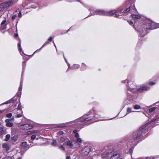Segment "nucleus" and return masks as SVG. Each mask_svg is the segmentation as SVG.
I'll list each match as a JSON object with an SVG mask.
<instances>
[{
  "mask_svg": "<svg viewBox=\"0 0 159 159\" xmlns=\"http://www.w3.org/2000/svg\"><path fill=\"white\" fill-rule=\"evenodd\" d=\"M23 116V112L22 111H20V114H16L15 115V117L16 118H20Z\"/></svg>",
  "mask_w": 159,
  "mask_h": 159,
  "instance_id": "nucleus-13",
  "label": "nucleus"
},
{
  "mask_svg": "<svg viewBox=\"0 0 159 159\" xmlns=\"http://www.w3.org/2000/svg\"><path fill=\"white\" fill-rule=\"evenodd\" d=\"M79 135L78 133H76L75 134V137H76L77 138H79Z\"/></svg>",
  "mask_w": 159,
  "mask_h": 159,
  "instance_id": "nucleus-46",
  "label": "nucleus"
},
{
  "mask_svg": "<svg viewBox=\"0 0 159 159\" xmlns=\"http://www.w3.org/2000/svg\"><path fill=\"white\" fill-rule=\"evenodd\" d=\"M13 3L12 0H10L9 1L3 3L4 7L6 8L12 5Z\"/></svg>",
  "mask_w": 159,
  "mask_h": 159,
  "instance_id": "nucleus-7",
  "label": "nucleus"
},
{
  "mask_svg": "<svg viewBox=\"0 0 159 159\" xmlns=\"http://www.w3.org/2000/svg\"><path fill=\"white\" fill-rule=\"evenodd\" d=\"M10 121H11V119H6L5 120V121L6 123H7L10 122Z\"/></svg>",
  "mask_w": 159,
  "mask_h": 159,
  "instance_id": "nucleus-42",
  "label": "nucleus"
},
{
  "mask_svg": "<svg viewBox=\"0 0 159 159\" xmlns=\"http://www.w3.org/2000/svg\"><path fill=\"white\" fill-rule=\"evenodd\" d=\"M146 158H149L150 159H153L155 158H159V156H156V157H146Z\"/></svg>",
  "mask_w": 159,
  "mask_h": 159,
  "instance_id": "nucleus-30",
  "label": "nucleus"
},
{
  "mask_svg": "<svg viewBox=\"0 0 159 159\" xmlns=\"http://www.w3.org/2000/svg\"><path fill=\"white\" fill-rule=\"evenodd\" d=\"M111 156L110 159H117L120 157V153L117 151H115L110 153Z\"/></svg>",
  "mask_w": 159,
  "mask_h": 159,
  "instance_id": "nucleus-4",
  "label": "nucleus"
},
{
  "mask_svg": "<svg viewBox=\"0 0 159 159\" xmlns=\"http://www.w3.org/2000/svg\"><path fill=\"white\" fill-rule=\"evenodd\" d=\"M24 63H25V61L23 62V64H22V65H23V66H24Z\"/></svg>",
  "mask_w": 159,
  "mask_h": 159,
  "instance_id": "nucleus-57",
  "label": "nucleus"
},
{
  "mask_svg": "<svg viewBox=\"0 0 159 159\" xmlns=\"http://www.w3.org/2000/svg\"><path fill=\"white\" fill-rule=\"evenodd\" d=\"M16 101V99H15L14 98H12L10 100H8V101L6 102L5 103H3L2 104H8L10 103L11 102H15Z\"/></svg>",
  "mask_w": 159,
  "mask_h": 159,
  "instance_id": "nucleus-11",
  "label": "nucleus"
},
{
  "mask_svg": "<svg viewBox=\"0 0 159 159\" xmlns=\"http://www.w3.org/2000/svg\"><path fill=\"white\" fill-rule=\"evenodd\" d=\"M148 124V123L143 125L140 128L138 132H134L133 134V140L135 141L138 138L142 135L143 133H144L145 131V128Z\"/></svg>",
  "mask_w": 159,
  "mask_h": 159,
  "instance_id": "nucleus-1",
  "label": "nucleus"
},
{
  "mask_svg": "<svg viewBox=\"0 0 159 159\" xmlns=\"http://www.w3.org/2000/svg\"><path fill=\"white\" fill-rule=\"evenodd\" d=\"M132 16V17L134 18H139L140 17L139 16L135 14H133Z\"/></svg>",
  "mask_w": 159,
  "mask_h": 159,
  "instance_id": "nucleus-25",
  "label": "nucleus"
},
{
  "mask_svg": "<svg viewBox=\"0 0 159 159\" xmlns=\"http://www.w3.org/2000/svg\"><path fill=\"white\" fill-rule=\"evenodd\" d=\"M92 119L90 117H89L85 118L84 120L83 121V122H86V121H90Z\"/></svg>",
  "mask_w": 159,
  "mask_h": 159,
  "instance_id": "nucleus-15",
  "label": "nucleus"
},
{
  "mask_svg": "<svg viewBox=\"0 0 159 159\" xmlns=\"http://www.w3.org/2000/svg\"><path fill=\"white\" fill-rule=\"evenodd\" d=\"M70 158V156H67L66 157V159H69Z\"/></svg>",
  "mask_w": 159,
  "mask_h": 159,
  "instance_id": "nucleus-50",
  "label": "nucleus"
},
{
  "mask_svg": "<svg viewBox=\"0 0 159 159\" xmlns=\"http://www.w3.org/2000/svg\"><path fill=\"white\" fill-rule=\"evenodd\" d=\"M128 22H129V23L130 25H132L133 24V22L132 21H128Z\"/></svg>",
  "mask_w": 159,
  "mask_h": 159,
  "instance_id": "nucleus-44",
  "label": "nucleus"
},
{
  "mask_svg": "<svg viewBox=\"0 0 159 159\" xmlns=\"http://www.w3.org/2000/svg\"><path fill=\"white\" fill-rule=\"evenodd\" d=\"M33 5H32V7H33V8H36V7H33Z\"/></svg>",
  "mask_w": 159,
  "mask_h": 159,
  "instance_id": "nucleus-60",
  "label": "nucleus"
},
{
  "mask_svg": "<svg viewBox=\"0 0 159 159\" xmlns=\"http://www.w3.org/2000/svg\"><path fill=\"white\" fill-rule=\"evenodd\" d=\"M58 133L60 135H62L64 133L63 131H61L59 132Z\"/></svg>",
  "mask_w": 159,
  "mask_h": 159,
  "instance_id": "nucleus-49",
  "label": "nucleus"
},
{
  "mask_svg": "<svg viewBox=\"0 0 159 159\" xmlns=\"http://www.w3.org/2000/svg\"><path fill=\"white\" fill-rule=\"evenodd\" d=\"M52 143L53 145L56 146L57 144V143L56 140H54L53 141Z\"/></svg>",
  "mask_w": 159,
  "mask_h": 159,
  "instance_id": "nucleus-33",
  "label": "nucleus"
},
{
  "mask_svg": "<svg viewBox=\"0 0 159 159\" xmlns=\"http://www.w3.org/2000/svg\"><path fill=\"white\" fill-rule=\"evenodd\" d=\"M100 115H99L97 112H95L94 113V117L96 119L95 120L92 121V122H93L95 121H97L99 120H102L100 119H98L100 117Z\"/></svg>",
  "mask_w": 159,
  "mask_h": 159,
  "instance_id": "nucleus-8",
  "label": "nucleus"
},
{
  "mask_svg": "<svg viewBox=\"0 0 159 159\" xmlns=\"http://www.w3.org/2000/svg\"><path fill=\"white\" fill-rule=\"evenodd\" d=\"M36 138V136L35 135H33L31 136V138L32 140Z\"/></svg>",
  "mask_w": 159,
  "mask_h": 159,
  "instance_id": "nucleus-43",
  "label": "nucleus"
},
{
  "mask_svg": "<svg viewBox=\"0 0 159 159\" xmlns=\"http://www.w3.org/2000/svg\"><path fill=\"white\" fill-rule=\"evenodd\" d=\"M21 104H19L16 109L18 110L19 111H22L21 109Z\"/></svg>",
  "mask_w": 159,
  "mask_h": 159,
  "instance_id": "nucleus-26",
  "label": "nucleus"
},
{
  "mask_svg": "<svg viewBox=\"0 0 159 159\" xmlns=\"http://www.w3.org/2000/svg\"><path fill=\"white\" fill-rule=\"evenodd\" d=\"M132 7H129V8H128L126 9V10L125 11V12H128L129 11H131L132 9H131V8H134V6H132Z\"/></svg>",
  "mask_w": 159,
  "mask_h": 159,
  "instance_id": "nucleus-23",
  "label": "nucleus"
},
{
  "mask_svg": "<svg viewBox=\"0 0 159 159\" xmlns=\"http://www.w3.org/2000/svg\"><path fill=\"white\" fill-rule=\"evenodd\" d=\"M127 111L128 112V113L133 111H132V108H128L127 109Z\"/></svg>",
  "mask_w": 159,
  "mask_h": 159,
  "instance_id": "nucleus-36",
  "label": "nucleus"
},
{
  "mask_svg": "<svg viewBox=\"0 0 159 159\" xmlns=\"http://www.w3.org/2000/svg\"><path fill=\"white\" fill-rule=\"evenodd\" d=\"M76 141L78 143H81L82 140L81 138H78L76 139Z\"/></svg>",
  "mask_w": 159,
  "mask_h": 159,
  "instance_id": "nucleus-34",
  "label": "nucleus"
},
{
  "mask_svg": "<svg viewBox=\"0 0 159 159\" xmlns=\"http://www.w3.org/2000/svg\"><path fill=\"white\" fill-rule=\"evenodd\" d=\"M85 66V65L84 64V63H82V67H84Z\"/></svg>",
  "mask_w": 159,
  "mask_h": 159,
  "instance_id": "nucleus-54",
  "label": "nucleus"
},
{
  "mask_svg": "<svg viewBox=\"0 0 159 159\" xmlns=\"http://www.w3.org/2000/svg\"><path fill=\"white\" fill-rule=\"evenodd\" d=\"M91 151L90 147H85L82 151L81 155L83 156L88 155Z\"/></svg>",
  "mask_w": 159,
  "mask_h": 159,
  "instance_id": "nucleus-6",
  "label": "nucleus"
},
{
  "mask_svg": "<svg viewBox=\"0 0 159 159\" xmlns=\"http://www.w3.org/2000/svg\"><path fill=\"white\" fill-rule=\"evenodd\" d=\"M24 128H26L27 129H30L32 127V126H30V125L28 124L24 125Z\"/></svg>",
  "mask_w": 159,
  "mask_h": 159,
  "instance_id": "nucleus-19",
  "label": "nucleus"
},
{
  "mask_svg": "<svg viewBox=\"0 0 159 159\" xmlns=\"http://www.w3.org/2000/svg\"><path fill=\"white\" fill-rule=\"evenodd\" d=\"M109 156H110V153H104L102 155V157L104 158Z\"/></svg>",
  "mask_w": 159,
  "mask_h": 159,
  "instance_id": "nucleus-14",
  "label": "nucleus"
},
{
  "mask_svg": "<svg viewBox=\"0 0 159 159\" xmlns=\"http://www.w3.org/2000/svg\"><path fill=\"white\" fill-rule=\"evenodd\" d=\"M52 37H50L49 39H48V41H51L52 40Z\"/></svg>",
  "mask_w": 159,
  "mask_h": 159,
  "instance_id": "nucleus-51",
  "label": "nucleus"
},
{
  "mask_svg": "<svg viewBox=\"0 0 159 159\" xmlns=\"http://www.w3.org/2000/svg\"><path fill=\"white\" fill-rule=\"evenodd\" d=\"M54 45L55 46V48H56L55 44L54 43Z\"/></svg>",
  "mask_w": 159,
  "mask_h": 159,
  "instance_id": "nucleus-63",
  "label": "nucleus"
},
{
  "mask_svg": "<svg viewBox=\"0 0 159 159\" xmlns=\"http://www.w3.org/2000/svg\"><path fill=\"white\" fill-rule=\"evenodd\" d=\"M16 110H13V111L14 112V113H17V114H20V111H19L18 110L16 109Z\"/></svg>",
  "mask_w": 159,
  "mask_h": 159,
  "instance_id": "nucleus-39",
  "label": "nucleus"
},
{
  "mask_svg": "<svg viewBox=\"0 0 159 159\" xmlns=\"http://www.w3.org/2000/svg\"><path fill=\"white\" fill-rule=\"evenodd\" d=\"M18 36V34H15V37H16Z\"/></svg>",
  "mask_w": 159,
  "mask_h": 159,
  "instance_id": "nucleus-56",
  "label": "nucleus"
},
{
  "mask_svg": "<svg viewBox=\"0 0 159 159\" xmlns=\"http://www.w3.org/2000/svg\"><path fill=\"white\" fill-rule=\"evenodd\" d=\"M134 107L135 109H139L140 108V107L139 105H135L134 106Z\"/></svg>",
  "mask_w": 159,
  "mask_h": 159,
  "instance_id": "nucleus-29",
  "label": "nucleus"
},
{
  "mask_svg": "<svg viewBox=\"0 0 159 159\" xmlns=\"http://www.w3.org/2000/svg\"><path fill=\"white\" fill-rule=\"evenodd\" d=\"M153 24V23H152V24H146L144 25L143 26V28L142 29V33H140L139 34V35L141 36H144L147 33V32L146 30L147 29H151L152 30L155 29V28L152 27Z\"/></svg>",
  "mask_w": 159,
  "mask_h": 159,
  "instance_id": "nucleus-2",
  "label": "nucleus"
},
{
  "mask_svg": "<svg viewBox=\"0 0 159 159\" xmlns=\"http://www.w3.org/2000/svg\"><path fill=\"white\" fill-rule=\"evenodd\" d=\"M133 87L131 85L129 86V90L133 92H134L137 91L140 92H142L143 91L147 90L149 89V88L146 86H142L140 88L137 89L136 88Z\"/></svg>",
  "mask_w": 159,
  "mask_h": 159,
  "instance_id": "nucleus-3",
  "label": "nucleus"
},
{
  "mask_svg": "<svg viewBox=\"0 0 159 159\" xmlns=\"http://www.w3.org/2000/svg\"><path fill=\"white\" fill-rule=\"evenodd\" d=\"M107 11L100 10H97L95 11L94 14H91V15H100L107 16Z\"/></svg>",
  "mask_w": 159,
  "mask_h": 159,
  "instance_id": "nucleus-5",
  "label": "nucleus"
},
{
  "mask_svg": "<svg viewBox=\"0 0 159 159\" xmlns=\"http://www.w3.org/2000/svg\"><path fill=\"white\" fill-rule=\"evenodd\" d=\"M4 132V127H0V135L3 134Z\"/></svg>",
  "mask_w": 159,
  "mask_h": 159,
  "instance_id": "nucleus-16",
  "label": "nucleus"
},
{
  "mask_svg": "<svg viewBox=\"0 0 159 159\" xmlns=\"http://www.w3.org/2000/svg\"><path fill=\"white\" fill-rule=\"evenodd\" d=\"M13 124L11 122H10L9 123H7L6 124V126H7L9 127H11L12 126H13Z\"/></svg>",
  "mask_w": 159,
  "mask_h": 159,
  "instance_id": "nucleus-24",
  "label": "nucleus"
},
{
  "mask_svg": "<svg viewBox=\"0 0 159 159\" xmlns=\"http://www.w3.org/2000/svg\"><path fill=\"white\" fill-rule=\"evenodd\" d=\"M21 146L22 147H23L24 148H26L27 147V146L26 142H23V143H22L21 145Z\"/></svg>",
  "mask_w": 159,
  "mask_h": 159,
  "instance_id": "nucleus-18",
  "label": "nucleus"
},
{
  "mask_svg": "<svg viewBox=\"0 0 159 159\" xmlns=\"http://www.w3.org/2000/svg\"><path fill=\"white\" fill-rule=\"evenodd\" d=\"M5 8L3 3L0 4V11L3 10Z\"/></svg>",
  "mask_w": 159,
  "mask_h": 159,
  "instance_id": "nucleus-17",
  "label": "nucleus"
},
{
  "mask_svg": "<svg viewBox=\"0 0 159 159\" xmlns=\"http://www.w3.org/2000/svg\"><path fill=\"white\" fill-rule=\"evenodd\" d=\"M17 46L19 51L20 52L22 51V49L21 46V43L20 42L18 43Z\"/></svg>",
  "mask_w": 159,
  "mask_h": 159,
  "instance_id": "nucleus-20",
  "label": "nucleus"
},
{
  "mask_svg": "<svg viewBox=\"0 0 159 159\" xmlns=\"http://www.w3.org/2000/svg\"><path fill=\"white\" fill-rule=\"evenodd\" d=\"M66 140H67V139H66V138L65 137H62L60 138V141L61 143H62Z\"/></svg>",
  "mask_w": 159,
  "mask_h": 159,
  "instance_id": "nucleus-21",
  "label": "nucleus"
},
{
  "mask_svg": "<svg viewBox=\"0 0 159 159\" xmlns=\"http://www.w3.org/2000/svg\"><path fill=\"white\" fill-rule=\"evenodd\" d=\"M8 147V145L7 144H2V147L3 148H7Z\"/></svg>",
  "mask_w": 159,
  "mask_h": 159,
  "instance_id": "nucleus-38",
  "label": "nucleus"
},
{
  "mask_svg": "<svg viewBox=\"0 0 159 159\" xmlns=\"http://www.w3.org/2000/svg\"><path fill=\"white\" fill-rule=\"evenodd\" d=\"M12 115L11 113H9L7 114L6 115V116L7 117H11L12 116Z\"/></svg>",
  "mask_w": 159,
  "mask_h": 159,
  "instance_id": "nucleus-37",
  "label": "nucleus"
},
{
  "mask_svg": "<svg viewBox=\"0 0 159 159\" xmlns=\"http://www.w3.org/2000/svg\"><path fill=\"white\" fill-rule=\"evenodd\" d=\"M6 20H3L1 23V29L2 30L5 29L6 28Z\"/></svg>",
  "mask_w": 159,
  "mask_h": 159,
  "instance_id": "nucleus-9",
  "label": "nucleus"
},
{
  "mask_svg": "<svg viewBox=\"0 0 159 159\" xmlns=\"http://www.w3.org/2000/svg\"><path fill=\"white\" fill-rule=\"evenodd\" d=\"M79 66L77 65H75L72 66L71 68L72 69H77L79 68Z\"/></svg>",
  "mask_w": 159,
  "mask_h": 159,
  "instance_id": "nucleus-27",
  "label": "nucleus"
},
{
  "mask_svg": "<svg viewBox=\"0 0 159 159\" xmlns=\"http://www.w3.org/2000/svg\"><path fill=\"white\" fill-rule=\"evenodd\" d=\"M60 148L63 150H65V148H64V147H63V145H61L60 146Z\"/></svg>",
  "mask_w": 159,
  "mask_h": 159,
  "instance_id": "nucleus-45",
  "label": "nucleus"
},
{
  "mask_svg": "<svg viewBox=\"0 0 159 159\" xmlns=\"http://www.w3.org/2000/svg\"><path fill=\"white\" fill-rule=\"evenodd\" d=\"M154 84L155 83L153 82H150V84H151V85H153V84Z\"/></svg>",
  "mask_w": 159,
  "mask_h": 159,
  "instance_id": "nucleus-53",
  "label": "nucleus"
},
{
  "mask_svg": "<svg viewBox=\"0 0 159 159\" xmlns=\"http://www.w3.org/2000/svg\"><path fill=\"white\" fill-rule=\"evenodd\" d=\"M38 132L37 130H33L31 131H29L28 132V134H31V133H36Z\"/></svg>",
  "mask_w": 159,
  "mask_h": 159,
  "instance_id": "nucleus-31",
  "label": "nucleus"
},
{
  "mask_svg": "<svg viewBox=\"0 0 159 159\" xmlns=\"http://www.w3.org/2000/svg\"><path fill=\"white\" fill-rule=\"evenodd\" d=\"M133 149L134 148L132 147L129 149V154L131 153L132 152L133 150Z\"/></svg>",
  "mask_w": 159,
  "mask_h": 159,
  "instance_id": "nucleus-40",
  "label": "nucleus"
},
{
  "mask_svg": "<svg viewBox=\"0 0 159 159\" xmlns=\"http://www.w3.org/2000/svg\"><path fill=\"white\" fill-rule=\"evenodd\" d=\"M16 15H13L12 17V18H11V19L12 20H14L16 18Z\"/></svg>",
  "mask_w": 159,
  "mask_h": 159,
  "instance_id": "nucleus-41",
  "label": "nucleus"
},
{
  "mask_svg": "<svg viewBox=\"0 0 159 159\" xmlns=\"http://www.w3.org/2000/svg\"><path fill=\"white\" fill-rule=\"evenodd\" d=\"M49 43V42L48 41H47L45 43H44V44L43 45L42 47L41 48L39 49V51L45 45H47Z\"/></svg>",
  "mask_w": 159,
  "mask_h": 159,
  "instance_id": "nucleus-32",
  "label": "nucleus"
},
{
  "mask_svg": "<svg viewBox=\"0 0 159 159\" xmlns=\"http://www.w3.org/2000/svg\"><path fill=\"white\" fill-rule=\"evenodd\" d=\"M156 109L155 107H153L149 109V110L150 112H152Z\"/></svg>",
  "mask_w": 159,
  "mask_h": 159,
  "instance_id": "nucleus-35",
  "label": "nucleus"
},
{
  "mask_svg": "<svg viewBox=\"0 0 159 159\" xmlns=\"http://www.w3.org/2000/svg\"><path fill=\"white\" fill-rule=\"evenodd\" d=\"M10 134H7L6 136V138L5 139V140L6 141H8L9 140V139L10 138Z\"/></svg>",
  "mask_w": 159,
  "mask_h": 159,
  "instance_id": "nucleus-28",
  "label": "nucleus"
},
{
  "mask_svg": "<svg viewBox=\"0 0 159 159\" xmlns=\"http://www.w3.org/2000/svg\"><path fill=\"white\" fill-rule=\"evenodd\" d=\"M124 11H122H122H120V13H122V12H123Z\"/></svg>",
  "mask_w": 159,
  "mask_h": 159,
  "instance_id": "nucleus-58",
  "label": "nucleus"
},
{
  "mask_svg": "<svg viewBox=\"0 0 159 159\" xmlns=\"http://www.w3.org/2000/svg\"><path fill=\"white\" fill-rule=\"evenodd\" d=\"M66 144L67 146L70 148H72L73 146V144L71 142L69 141H67L64 143V144Z\"/></svg>",
  "mask_w": 159,
  "mask_h": 159,
  "instance_id": "nucleus-12",
  "label": "nucleus"
},
{
  "mask_svg": "<svg viewBox=\"0 0 159 159\" xmlns=\"http://www.w3.org/2000/svg\"><path fill=\"white\" fill-rule=\"evenodd\" d=\"M77 130H74L73 131V133L75 134L76 133H77Z\"/></svg>",
  "mask_w": 159,
  "mask_h": 159,
  "instance_id": "nucleus-52",
  "label": "nucleus"
},
{
  "mask_svg": "<svg viewBox=\"0 0 159 159\" xmlns=\"http://www.w3.org/2000/svg\"><path fill=\"white\" fill-rule=\"evenodd\" d=\"M63 57L65 60V61H66V63H67V60H66V59L65 58V57H64V54H63Z\"/></svg>",
  "mask_w": 159,
  "mask_h": 159,
  "instance_id": "nucleus-55",
  "label": "nucleus"
},
{
  "mask_svg": "<svg viewBox=\"0 0 159 159\" xmlns=\"http://www.w3.org/2000/svg\"><path fill=\"white\" fill-rule=\"evenodd\" d=\"M2 112V111H0V114Z\"/></svg>",
  "mask_w": 159,
  "mask_h": 159,
  "instance_id": "nucleus-59",
  "label": "nucleus"
},
{
  "mask_svg": "<svg viewBox=\"0 0 159 159\" xmlns=\"http://www.w3.org/2000/svg\"><path fill=\"white\" fill-rule=\"evenodd\" d=\"M21 93V92H18L16 94V95L18 97H19Z\"/></svg>",
  "mask_w": 159,
  "mask_h": 159,
  "instance_id": "nucleus-47",
  "label": "nucleus"
},
{
  "mask_svg": "<svg viewBox=\"0 0 159 159\" xmlns=\"http://www.w3.org/2000/svg\"><path fill=\"white\" fill-rule=\"evenodd\" d=\"M18 16L19 18H21L22 17L21 13L20 11L18 15Z\"/></svg>",
  "mask_w": 159,
  "mask_h": 159,
  "instance_id": "nucleus-48",
  "label": "nucleus"
},
{
  "mask_svg": "<svg viewBox=\"0 0 159 159\" xmlns=\"http://www.w3.org/2000/svg\"><path fill=\"white\" fill-rule=\"evenodd\" d=\"M68 66H70V64L69 63H68Z\"/></svg>",
  "mask_w": 159,
  "mask_h": 159,
  "instance_id": "nucleus-61",
  "label": "nucleus"
},
{
  "mask_svg": "<svg viewBox=\"0 0 159 159\" xmlns=\"http://www.w3.org/2000/svg\"><path fill=\"white\" fill-rule=\"evenodd\" d=\"M78 2H80V0H77Z\"/></svg>",
  "mask_w": 159,
  "mask_h": 159,
  "instance_id": "nucleus-62",
  "label": "nucleus"
},
{
  "mask_svg": "<svg viewBox=\"0 0 159 159\" xmlns=\"http://www.w3.org/2000/svg\"><path fill=\"white\" fill-rule=\"evenodd\" d=\"M116 12L117 11L115 10L108 12L107 11V16H112L114 15V14L116 13Z\"/></svg>",
  "mask_w": 159,
  "mask_h": 159,
  "instance_id": "nucleus-10",
  "label": "nucleus"
},
{
  "mask_svg": "<svg viewBox=\"0 0 159 159\" xmlns=\"http://www.w3.org/2000/svg\"><path fill=\"white\" fill-rule=\"evenodd\" d=\"M16 12H17V11H17V10H16Z\"/></svg>",
  "mask_w": 159,
  "mask_h": 159,
  "instance_id": "nucleus-64",
  "label": "nucleus"
},
{
  "mask_svg": "<svg viewBox=\"0 0 159 159\" xmlns=\"http://www.w3.org/2000/svg\"><path fill=\"white\" fill-rule=\"evenodd\" d=\"M22 84H23L22 81V80H21V81H20V86L18 89L19 91H20V92H21V90L22 89Z\"/></svg>",
  "mask_w": 159,
  "mask_h": 159,
  "instance_id": "nucleus-22",
  "label": "nucleus"
}]
</instances>
